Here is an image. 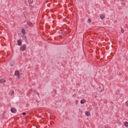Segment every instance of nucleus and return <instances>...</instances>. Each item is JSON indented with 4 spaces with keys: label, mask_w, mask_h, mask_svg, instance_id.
<instances>
[{
    "label": "nucleus",
    "mask_w": 128,
    "mask_h": 128,
    "mask_svg": "<svg viewBox=\"0 0 128 128\" xmlns=\"http://www.w3.org/2000/svg\"><path fill=\"white\" fill-rule=\"evenodd\" d=\"M121 32H124V30L122 28H121Z\"/></svg>",
    "instance_id": "nucleus-14"
},
{
    "label": "nucleus",
    "mask_w": 128,
    "mask_h": 128,
    "mask_svg": "<svg viewBox=\"0 0 128 128\" xmlns=\"http://www.w3.org/2000/svg\"><path fill=\"white\" fill-rule=\"evenodd\" d=\"M14 76H18L17 78H20V72H18V70H16L15 72Z\"/></svg>",
    "instance_id": "nucleus-2"
},
{
    "label": "nucleus",
    "mask_w": 128,
    "mask_h": 128,
    "mask_svg": "<svg viewBox=\"0 0 128 128\" xmlns=\"http://www.w3.org/2000/svg\"><path fill=\"white\" fill-rule=\"evenodd\" d=\"M4 82H6V80L2 78L0 79V84H4Z\"/></svg>",
    "instance_id": "nucleus-6"
},
{
    "label": "nucleus",
    "mask_w": 128,
    "mask_h": 128,
    "mask_svg": "<svg viewBox=\"0 0 128 128\" xmlns=\"http://www.w3.org/2000/svg\"><path fill=\"white\" fill-rule=\"evenodd\" d=\"M26 50V44H22L20 47V50L21 52H24V50Z\"/></svg>",
    "instance_id": "nucleus-1"
},
{
    "label": "nucleus",
    "mask_w": 128,
    "mask_h": 128,
    "mask_svg": "<svg viewBox=\"0 0 128 128\" xmlns=\"http://www.w3.org/2000/svg\"><path fill=\"white\" fill-rule=\"evenodd\" d=\"M100 16L101 20H104V18H106V16L104 15H100Z\"/></svg>",
    "instance_id": "nucleus-8"
},
{
    "label": "nucleus",
    "mask_w": 128,
    "mask_h": 128,
    "mask_svg": "<svg viewBox=\"0 0 128 128\" xmlns=\"http://www.w3.org/2000/svg\"><path fill=\"white\" fill-rule=\"evenodd\" d=\"M80 104H86V100L83 99V100H81Z\"/></svg>",
    "instance_id": "nucleus-7"
},
{
    "label": "nucleus",
    "mask_w": 128,
    "mask_h": 128,
    "mask_svg": "<svg viewBox=\"0 0 128 128\" xmlns=\"http://www.w3.org/2000/svg\"><path fill=\"white\" fill-rule=\"evenodd\" d=\"M55 90V92H56V90Z\"/></svg>",
    "instance_id": "nucleus-21"
},
{
    "label": "nucleus",
    "mask_w": 128,
    "mask_h": 128,
    "mask_svg": "<svg viewBox=\"0 0 128 128\" xmlns=\"http://www.w3.org/2000/svg\"><path fill=\"white\" fill-rule=\"evenodd\" d=\"M85 112H88V111H86Z\"/></svg>",
    "instance_id": "nucleus-20"
},
{
    "label": "nucleus",
    "mask_w": 128,
    "mask_h": 128,
    "mask_svg": "<svg viewBox=\"0 0 128 128\" xmlns=\"http://www.w3.org/2000/svg\"><path fill=\"white\" fill-rule=\"evenodd\" d=\"M126 106L128 107V102H126Z\"/></svg>",
    "instance_id": "nucleus-18"
},
{
    "label": "nucleus",
    "mask_w": 128,
    "mask_h": 128,
    "mask_svg": "<svg viewBox=\"0 0 128 128\" xmlns=\"http://www.w3.org/2000/svg\"><path fill=\"white\" fill-rule=\"evenodd\" d=\"M22 116H26V112H22Z\"/></svg>",
    "instance_id": "nucleus-17"
},
{
    "label": "nucleus",
    "mask_w": 128,
    "mask_h": 128,
    "mask_svg": "<svg viewBox=\"0 0 128 128\" xmlns=\"http://www.w3.org/2000/svg\"><path fill=\"white\" fill-rule=\"evenodd\" d=\"M124 124L125 126H126V128L128 127V122H124Z\"/></svg>",
    "instance_id": "nucleus-9"
},
{
    "label": "nucleus",
    "mask_w": 128,
    "mask_h": 128,
    "mask_svg": "<svg viewBox=\"0 0 128 128\" xmlns=\"http://www.w3.org/2000/svg\"><path fill=\"white\" fill-rule=\"evenodd\" d=\"M24 38L26 40V36H24Z\"/></svg>",
    "instance_id": "nucleus-19"
},
{
    "label": "nucleus",
    "mask_w": 128,
    "mask_h": 128,
    "mask_svg": "<svg viewBox=\"0 0 128 128\" xmlns=\"http://www.w3.org/2000/svg\"><path fill=\"white\" fill-rule=\"evenodd\" d=\"M88 22H92V19L88 18Z\"/></svg>",
    "instance_id": "nucleus-12"
},
{
    "label": "nucleus",
    "mask_w": 128,
    "mask_h": 128,
    "mask_svg": "<svg viewBox=\"0 0 128 128\" xmlns=\"http://www.w3.org/2000/svg\"><path fill=\"white\" fill-rule=\"evenodd\" d=\"M14 94V90L12 91L10 96H12V94Z\"/></svg>",
    "instance_id": "nucleus-16"
},
{
    "label": "nucleus",
    "mask_w": 128,
    "mask_h": 128,
    "mask_svg": "<svg viewBox=\"0 0 128 128\" xmlns=\"http://www.w3.org/2000/svg\"><path fill=\"white\" fill-rule=\"evenodd\" d=\"M21 32L22 34H26V30L24 28H22L21 30Z\"/></svg>",
    "instance_id": "nucleus-10"
},
{
    "label": "nucleus",
    "mask_w": 128,
    "mask_h": 128,
    "mask_svg": "<svg viewBox=\"0 0 128 128\" xmlns=\"http://www.w3.org/2000/svg\"><path fill=\"white\" fill-rule=\"evenodd\" d=\"M13 66V65H12H12H11V66Z\"/></svg>",
    "instance_id": "nucleus-22"
},
{
    "label": "nucleus",
    "mask_w": 128,
    "mask_h": 128,
    "mask_svg": "<svg viewBox=\"0 0 128 128\" xmlns=\"http://www.w3.org/2000/svg\"><path fill=\"white\" fill-rule=\"evenodd\" d=\"M27 24H28V26H31V27H32L34 24H32V22H27Z\"/></svg>",
    "instance_id": "nucleus-4"
},
{
    "label": "nucleus",
    "mask_w": 128,
    "mask_h": 128,
    "mask_svg": "<svg viewBox=\"0 0 128 128\" xmlns=\"http://www.w3.org/2000/svg\"><path fill=\"white\" fill-rule=\"evenodd\" d=\"M28 2L29 4H32L33 2L32 1V2H30V0H28Z\"/></svg>",
    "instance_id": "nucleus-13"
},
{
    "label": "nucleus",
    "mask_w": 128,
    "mask_h": 128,
    "mask_svg": "<svg viewBox=\"0 0 128 128\" xmlns=\"http://www.w3.org/2000/svg\"><path fill=\"white\" fill-rule=\"evenodd\" d=\"M17 42H18V46H22V40H20V39L18 40H17Z\"/></svg>",
    "instance_id": "nucleus-3"
},
{
    "label": "nucleus",
    "mask_w": 128,
    "mask_h": 128,
    "mask_svg": "<svg viewBox=\"0 0 128 128\" xmlns=\"http://www.w3.org/2000/svg\"><path fill=\"white\" fill-rule=\"evenodd\" d=\"M25 42L27 44H28V39L25 40Z\"/></svg>",
    "instance_id": "nucleus-15"
},
{
    "label": "nucleus",
    "mask_w": 128,
    "mask_h": 128,
    "mask_svg": "<svg viewBox=\"0 0 128 128\" xmlns=\"http://www.w3.org/2000/svg\"><path fill=\"white\" fill-rule=\"evenodd\" d=\"M85 114H86V116H90V112H85Z\"/></svg>",
    "instance_id": "nucleus-11"
},
{
    "label": "nucleus",
    "mask_w": 128,
    "mask_h": 128,
    "mask_svg": "<svg viewBox=\"0 0 128 128\" xmlns=\"http://www.w3.org/2000/svg\"><path fill=\"white\" fill-rule=\"evenodd\" d=\"M12 112H16V108H12L10 110Z\"/></svg>",
    "instance_id": "nucleus-5"
}]
</instances>
